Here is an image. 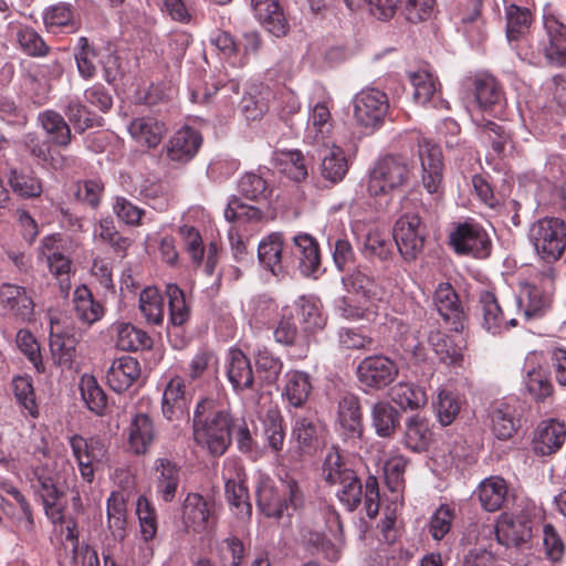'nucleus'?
Returning a JSON list of instances; mask_svg holds the SVG:
<instances>
[{
    "instance_id": "40",
    "label": "nucleus",
    "mask_w": 566,
    "mask_h": 566,
    "mask_svg": "<svg viewBox=\"0 0 566 566\" xmlns=\"http://www.w3.org/2000/svg\"><path fill=\"white\" fill-rule=\"evenodd\" d=\"M40 126L50 137V143L65 148L71 144L72 132L64 117L55 111H44L38 116Z\"/></svg>"
},
{
    "instance_id": "27",
    "label": "nucleus",
    "mask_w": 566,
    "mask_h": 566,
    "mask_svg": "<svg viewBox=\"0 0 566 566\" xmlns=\"http://www.w3.org/2000/svg\"><path fill=\"white\" fill-rule=\"evenodd\" d=\"M6 178L12 192L21 199H35L43 192V181L31 168L9 166Z\"/></svg>"
},
{
    "instance_id": "63",
    "label": "nucleus",
    "mask_w": 566,
    "mask_h": 566,
    "mask_svg": "<svg viewBox=\"0 0 566 566\" xmlns=\"http://www.w3.org/2000/svg\"><path fill=\"white\" fill-rule=\"evenodd\" d=\"M524 386L535 401H545L553 394V385L541 368H532L526 371Z\"/></svg>"
},
{
    "instance_id": "44",
    "label": "nucleus",
    "mask_w": 566,
    "mask_h": 566,
    "mask_svg": "<svg viewBox=\"0 0 566 566\" xmlns=\"http://www.w3.org/2000/svg\"><path fill=\"white\" fill-rule=\"evenodd\" d=\"M300 310V323L303 331L308 334H315L325 328L327 317L323 314L318 300L312 296H301L297 301Z\"/></svg>"
},
{
    "instance_id": "11",
    "label": "nucleus",
    "mask_w": 566,
    "mask_h": 566,
    "mask_svg": "<svg viewBox=\"0 0 566 566\" xmlns=\"http://www.w3.org/2000/svg\"><path fill=\"white\" fill-rule=\"evenodd\" d=\"M337 432L352 447L360 444L364 434L363 413L358 397L345 395L338 402Z\"/></svg>"
},
{
    "instance_id": "55",
    "label": "nucleus",
    "mask_w": 566,
    "mask_h": 566,
    "mask_svg": "<svg viewBox=\"0 0 566 566\" xmlns=\"http://www.w3.org/2000/svg\"><path fill=\"white\" fill-rule=\"evenodd\" d=\"M168 300L169 324L180 327L188 322L190 308L186 302L185 292L175 283H168L165 289Z\"/></svg>"
},
{
    "instance_id": "12",
    "label": "nucleus",
    "mask_w": 566,
    "mask_h": 566,
    "mask_svg": "<svg viewBox=\"0 0 566 566\" xmlns=\"http://www.w3.org/2000/svg\"><path fill=\"white\" fill-rule=\"evenodd\" d=\"M398 371L396 361L384 355L366 357L357 368L359 382L376 390L386 388L391 384L398 376Z\"/></svg>"
},
{
    "instance_id": "42",
    "label": "nucleus",
    "mask_w": 566,
    "mask_h": 566,
    "mask_svg": "<svg viewBox=\"0 0 566 566\" xmlns=\"http://www.w3.org/2000/svg\"><path fill=\"white\" fill-rule=\"evenodd\" d=\"M318 436V420L314 412L295 415L292 429V438L297 442L301 451H310L314 448Z\"/></svg>"
},
{
    "instance_id": "31",
    "label": "nucleus",
    "mask_w": 566,
    "mask_h": 566,
    "mask_svg": "<svg viewBox=\"0 0 566 566\" xmlns=\"http://www.w3.org/2000/svg\"><path fill=\"white\" fill-rule=\"evenodd\" d=\"M140 376L138 360L130 356L114 359L106 373L108 386L116 392L127 390Z\"/></svg>"
},
{
    "instance_id": "35",
    "label": "nucleus",
    "mask_w": 566,
    "mask_h": 566,
    "mask_svg": "<svg viewBox=\"0 0 566 566\" xmlns=\"http://www.w3.org/2000/svg\"><path fill=\"white\" fill-rule=\"evenodd\" d=\"M474 493L485 511L495 512L502 509L506 500L507 485L500 476H489L479 484Z\"/></svg>"
},
{
    "instance_id": "56",
    "label": "nucleus",
    "mask_w": 566,
    "mask_h": 566,
    "mask_svg": "<svg viewBox=\"0 0 566 566\" xmlns=\"http://www.w3.org/2000/svg\"><path fill=\"white\" fill-rule=\"evenodd\" d=\"M479 137L484 144L491 145L496 155L505 151L507 144L511 142V134L504 125L495 122L482 119L476 122Z\"/></svg>"
},
{
    "instance_id": "51",
    "label": "nucleus",
    "mask_w": 566,
    "mask_h": 566,
    "mask_svg": "<svg viewBox=\"0 0 566 566\" xmlns=\"http://www.w3.org/2000/svg\"><path fill=\"white\" fill-rule=\"evenodd\" d=\"M475 101L480 108L489 111L502 99L501 88L492 76H478L471 80Z\"/></svg>"
},
{
    "instance_id": "6",
    "label": "nucleus",
    "mask_w": 566,
    "mask_h": 566,
    "mask_svg": "<svg viewBox=\"0 0 566 566\" xmlns=\"http://www.w3.org/2000/svg\"><path fill=\"white\" fill-rule=\"evenodd\" d=\"M450 244L458 254L475 259H486L492 251L489 233L476 222L459 223L450 233Z\"/></svg>"
},
{
    "instance_id": "38",
    "label": "nucleus",
    "mask_w": 566,
    "mask_h": 566,
    "mask_svg": "<svg viewBox=\"0 0 566 566\" xmlns=\"http://www.w3.org/2000/svg\"><path fill=\"white\" fill-rule=\"evenodd\" d=\"M370 421L380 438H391L400 426V413L387 401H377L370 409Z\"/></svg>"
},
{
    "instance_id": "48",
    "label": "nucleus",
    "mask_w": 566,
    "mask_h": 566,
    "mask_svg": "<svg viewBox=\"0 0 566 566\" xmlns=\"http://www.w3.org/2000/svg\"><path fill=\"white\" fill-rule=\"evenodd\" d=\"M107 523L112 536L123 541L126 536V502L119 492H112L107 499Z\"/></svg>"
},
{
    "instance_id": "46",
    "label": "nucleus",
    "mask_w": 566,
    "mask_h": 566,
    "mask_svg": "<svg viewBox=\"0 0 566 566\" xmlns=\"http://www.w3.org/2000/svg\"><path fill=\"white\" fill-rule=\"evenodd\" d=\"M94 240L109 245L112 251L122 259L126 255V251L132 244L130 239L122 235L116 230L114 221L109 218L102 219L95 227Z\"/></svg>"
},
{
    "instance_id": "25",
    "label": "nucleus",
    "mask_w": 566,
    "mask_h": 566,
    "mask_svg": "<svg viewBox=\"0 0 566 566\" xmlns=\"http://www.w3.org/2000/svg\"><path fill=\"white\" fill-rule=\"evenodd\" d=\"M189 400L186 394L185 379L172 377L165 386L161 399V411L169 421L188 418Z\"/></svg>"
},
{
    "instance_id": "54",
    "label": "nucleus",
    "mask_w": 566,
    "mask_h": 566,
    "mask_svg": "<svg viewBox=\"0 0 566 566\" xmlns=\"http://www.w3.org/2000/svg\"><path fill=\"white\" fill-rule=\"evenodd\" d=\"M116 346L126 352H136L149 348L150 337L142 329L130 323H119L116 325Z\"/></svg>"
},
{
    "instance_id": "47",
    "label": "nucleus",
    "mask_w": 566,
    "mask_h": 566,
    "mask_svg": "<svg viewBox=\"0 0 566 566\" xmlns=\"http://www.w3.org/2000/svg\"><path fill=\"white\" fill-rule=\"evenodd\" d=\"M258 375L269 385L275 384L283 370V361L266 346H259L253 353Z\"/></svg>"
},
{
    "instance_id": "15",
    "label": "nucleus",
    "mask_w": 566,
    "mask_h": 566,
    "mask_svg": "<svg viewBox=\"0 0 566 566\" xmlns=\"http://www.w3.org/2000/svg\"><path fill=\"white\" fill-rule=\"evenodd\" d=\"M258 258L260 264L275 276L284 274L293 263L281 232H272L260 241Z\"/></svg>"
},
{
    "instance_id": "49",
    "label": "nucleus",
    "mask_w": 566,
    "mask_h": 566,
    "mask_svg": "<svg viewBox=\"0 0 566 566\" xmlns=\"http://www.w3.org/2000/svg\"><path fill=\"white\" fill-rule=\"evenodd\" d=\"M139 311L147 324L160 325L165 316L164 297L154 286L145 287L139 294Z\"/></svg>"
},
{
    "instance_id": "24",
    "label": "nucleus",
    "mask_w": 566,
    "mask_h": 566,
    "mask_svg": "<svg viewBox=\"0 0 566 566\" xmlns=\"http://www.w3.org/2000/svg\"><path fill=\"white\" fill-rule=\"evenodd\" d=\"M255 19L276 38L286 35L289 22L280 0H251Z\"/></svg>"
},
{
    "instance_id": "16",
    "label": "nucleus",
    "mask_w": 566,
    "mask_h": 566,
    "mask_svg": "<svg viewBox=\"0 0 566 566\" xmlns=\"http://www.w3.org/2000/svg\"><path fill=\"white\" fill-rule=\"evenodd\" d=\"M291 265H297L305 276L317 277L321 272V252L317 241L307 233H301L293 238L290 247Z\"/></svg>"
},
{
    "instance_id": "34",
    "label": "nucleus",
    "mask_w": 566,
    "mask_h": 566,
    "mask_svg": "<svg viewBox=\"0 0 566 566\" xmlns=\"http://www.w3.org/2000/svg\"><path fill=\"white\" fill-rule=\"evenodd\" d=\"M321 175L332 182H340L348 171V161L344 150L332 140L328 146H321Z\"/></svg>"
},
{
    "instance_id": "7",
    "label": "nucleus",
    "mask_w": 566,
    "mask_h": 566,
    "mask_svg": "<svg viewBox=\"0 0 566 566\" xmlns=\"http://www.w3.org/2000/svg\"><path fill=\"white\" fill-rule=\"evenodd\" d=\"M392 235L401 256L411 261L422 251L426 226L418 213L403 212L395 223Z\"/></svg>"
},
{
    "instance_id": "22",
    "label": "nucleus",
    "mask_w": 566,
    "mask_h": 566,
    "mask_svg": "<svg viewBox=\"0 0 566 566\" xmlns=\"http://www.w3.org/2000/svg\"><path fill=\"white\" fill-rule=\"evenodd\" d=\"M127 449L135 455L146 454L156 439L153 419L147 413H136L125 430Z\"/></svg>"
},
{
    "instance_id": "18",
    "label": "nucleus",
    "mask_w": 566,
    "mask_h": 566,
    "mask_svg": "<svg viewBox=\"0 0 566 566\" xmlns=\"http://www.w3.org/2000/svg\"><path fill=\"white\" fill-rule=\"evenodd\" d=\"M495 536L506 547L520 546L532 536V521L524 514L504 512L496 523Z\"/></svg>"
},
{
    "instance_id": "58",
    "label": "nucleus",
    "mask_w": 566,
    "mask_h": 566,
    "mask_svg": "<svg viewBox=\"0 0 566 566\" xmlns=\"http://www.w3.org/2000/svg\"><path fill=\"white\" fill-rule=\"evenodd\" d=\"M64 113L78 133L99 126V117L92 113L78 98H69Z\"/></svg>"
},
{
    "instance_id": "30",
    "label": "nucleus",
    "mask_w": 566,
    "mask_h": 566,
    "mask_svg": "<svg viewBox=\"0 0 566 566\" xmlns=\"http://www.w3.org/2000/svg\"><path fill=\"white\" fill-rule=\"evenodd\" d=\"M566 440V427L557 420H547L538 424L534 439L533 450L538 455H551L558 451Z\"/></svg>"
},
{
    "instance_id": "23",
    "label": "nucleus",
    "mask_w": 566,
    "mask_h": 566,
    "mask_svg": "<svg viewBox=\"0 0 566 566\" xmlns=\"http://www.w3.org/2000/svg\"><path fill=\"white\" fill-rule=\"evenodd\" d=\"M202 144L201 134L189 126L178 129L166 146L167 157L178 164L189 163Z\"/></svg>"
},
{
    "instance_id": "33",
    "label": "nucleus",
    "mask_w": 566,
    "mask_h": 566,
    "mask_svg": "<svg viewBox=\"0 0 566 566\" xmlns=\"http://www.w3.org/2000/svg\"><path fill=\"white\" fill-rule=\"evenodd\" d=\"M154 470L157 495L167 503L171 502L180 483V467L170 459L158 458L155 460Z\"/></svg>"
},
{
    "instance_id": "9",
    "label": "nucleus",
    "mask_w": 566,
    "mask_h": 566,
    "mask_svg": "<svg viewBox=\"0 0 566 566\" xmlns=\"http://www.w3.org/2000/svg\"><path fill=\"white\" fill-rule=\"evenodd\" d=\"M70 446L82 478L91 483L94 479L95 465L103 463L107 458V444L98 437L85 439L75 434L70 438Z\"/></svg>"
},
{
    "instance_id": "13",
    "label": "nucleus",
    "mask_w": 566,
    "mask_h": 566,
    "mask_svg": "<svg viewBox=\"0 0 566 566\" xmlns=\"http://www.w3.org/2000/svg\"><path fill=\"white\" fill-rule=\"evenodd\" d=\"M418 156L422 168V185L430 193L439 198L443 193V163L441 149L423 139L419 143Z\"/></svg>"
},
{
    "instance_id": "41",
    "label": "nucleus",
    "mask_w": 566,
    "mask_h": 566,
    "mask_svg": "<svg viewBox=\"0 0 566 566\" xmlns=\"http://www.w3.org/2000/svg\"><path fill=\"white\" fill-rule=\"evenodd\" d=\"M506 18V39L510 45L520 41L528 34L533 15L532 12L524 7L511 3L505 7Z\"/></svg>"
},
{
    "instance_id": "39",
    "label": "nucleus",
    "mask_w": 566,
    "mask_h": 566,
    "mask_svg": "<svg viewBox=\"0 0 566 566\" xmlns=\"http://www.w3.org/2000/svg\"><path fill=\"white\" fill-rule=\"evenodd\" d=\"M74 314L78 321L92 325L104 315V306L93 297L91 290L81 285L73 294Z\"/></svg>"
},
{
    "instance_id": "62",
    "label": "nucleus",
    "mask_w": 566,
    "mask_h": 566,
    "mask_svg": "<svg viewBox=\"0 0 566 566\" xmlns=\"http://www.w3.org/2000/svg\"><path fill=\"white\" fill-rule=\"evenodd\" d=\"M11 386L17 402L20 405L22 410L32 418H36L39 409L31 378L17 376L12 379Z\"/></svg>"
},
{
    "instance_id": "50",
    "label": "nucleus",
    "mask_w": 566,
    "mask_h": 566,
    "mask_svg": "<svg viewBox=\"0 0 566 566\" xmlns=\"http://www.w3.org/2000/svg\"><path fill=\"white\" fill-rule=\"evenodd\" d=\"M355 473L337 448H332L326 453L322 467V476L328 484H338Z\"/></svg>"
},
{
    "instance_id": "8",
    "label": "nucleus",
    "mask_w": 566,
    "mask_h": 566,
    "mask_svg": "<svg viewBox=\"0 0 566 566\" xmlns=\"http://www.w3.org/2000/svg\"><path fill=\"white\" fill-rule=\"evenodd\" d=\"M353 106L357 123L375 128L384 122L389 103L385 92L377 88H365L355 95Z\"/></svg>"
},
{
    "instance_id": "5",
    "label": "nucleus",
    "mask_w": 566,
    "mask_h": 566,
    "mask_svg": "<svg viewBox=\"0 0 566 566\" xmlns=\"http://www.w3.org/2000/svg\"><path fill=\"white\" fill-rule=\"evenodd\" d=\"M57 463L38 465L32 471L31 486L41 497L46 514L61 513L60 500L66 493L65 476L56 469Z\"/></svg>"
},
{
    "instance_id": "37",
    "label": "nucleus",
    "mask_w": 566,
    "mask_h": 566,
    "mask_svg": "<svg viewBox=\"0 0 566 566\" xmlns=\"http://www.w3.org/2000/svg\"><path fill=\"white\" fill-rule=\"evenodd\" d=\"M413 87V99L420 105L433 103L440 97V84L437 76L428 69H419L409 73Z\"/></svg>"
},
{
    "instance_id": "2",
    "label": "nucleus",
    "mask_w": 566,
    "mask_h": 566,
    "mask_svg": "<svg viewBox=\"0 0 566 566\" xmlns=\"http://www.w3.org/2000/svg\"><path fill=\"white\" fill-rule=\"evenodd\" d=\"M255 493L259 510L266 517L275 520L284 514L290 516L304 504V493L298 482L287 474L277 483L269 475L261 474Z\"/></svg>"
},
{
    "instance_id": "43",
    "label": "nucleus",
    "mask_w": 566,
    "mask_h": 566,
    "mask_svg": "<svg viewBox=\"0 0 566 566\" xmlns=\"http://www.w3.org/2000/svg\"><path fill=\"white\" fill-rule=\"evenodd\" d=\"M43 21L51 33L75 32L78 28L71 6L65 3L48 8L43 14Z\"/></svg>"
},
{
    "instance_id": "59",
    "label": "nucleus",
    "mask_w": 566,
    "mask_h": 566,
    "mask_svg": "<svg viewBox=\"0 0 566 566\" xmlns=\"http://www.w3.org/2000/svg\"><path fill=\"white\" fill-rule=\"evenodd\" d=\"M80 391L86 407L96 415H102L106 408L107 398L97 380L90 375H83L80 380Z\"/></svg>"
},
{
    "instance_id": "3",
    "label": "nucleus",
    "mask_w": 566,
    "mask_h": 566,
    "mask_svg": "<svg viewBox=\"0 0 566 566\" xmlns=\"http://www.w3.org/2000/svg\"><path fill=\"white\" fill-rule=\"evenodd\" d=\"M528 240L535 254L544 268L541 272L544 280L553 282L556 277L555 263L566 250V223L555 217L542 218L530 227Z\"/></svg>"
},
{
    "instance_id": "64",
    "label": "nucleus",
    "mask_w": 566,
    "mask_h": 566,
    "mask_svg": "<svg viewBox=\"0 0 566 566\" xmlns=\"http://www.w3.org/2000/svg\"><path fill=\"white\" fill-rule=\"evenodd\" d=\"M338 486L336 496L339 502L349 511L353 512L360 504L363 499V484L357 476L353 474L348 479L343 480L336 484Z\"/></svg>"
},
{
    "instance_id": "32",
    "label": "nucleus",
    "mask_w": 566,
    "mask_h": 566,
    "mask_svg": "<svg viewBox=\"0 0 566 566\" xmlns=\"http://www.w3.org/2000/svg\"><path fill=\"white\" fill-rule=\"evenodd\" d=\"M343 283L349 293L359 296L365 303L381 302L387 295L385 287L379 282L360 270H355L348 276L343 277Z\"/></svg>"
},
{
    "instance_id": "29",
    "label": "nucleus",
    "mask_w": 566,
    "mask_h": 566,
    "mask_svg": "<svg viewBox=\"0 0 566 566\" xmlns=\"http://www.w3.org/2000/svg\"><path fill=\"white\" fill-rule=\"evenodd\" d=\"M128 133L137 145L151 149L161 143L167 127L154 116H142L129 123Z\"/></svg>"
},
{
    "instance_id": "20",
    "label": "nucleus",
    "mask_w": 566,
    "mask_h": 566,
    "mask_svg": "<svg viewBox=\"0 0 566 566\" xmlns=\"http://www.w3.org/2000/svg\"><path fill=\"white\" fill-rule=\"evenodd\" d=\"M313 391L312 377L303 370H289L283 377L281 398L286 408L300 409L308 401Z\"/></svg>"
},
{
    "instance_id": "45",
    "label": "nucleus",
    "mask_w": 566,
    "mask_h": 566,
    "mask_svg": "<svg viewBox=\"0 0 566 566\" xmlns=\"http://www.w3.org/2000/svg\"><path fill=\"white\" fill-rule=\"evenodd\" d=\"M263 438L270 451L279 457L283 450L285 429L283 426V417L276 409H270L262 419Z\"/></svg>"
},
{
    "instance_id": "28",
    "label": "nucleus",
    "mask_w": 566,
    "mask_h": 566,
    "mask_svg": "<svg viewBox=\"0 0 566 566\" xmlns=\"http://www.w3.org/2000/svg\"><path fill=\"white\" fill-rule=\"evenodd\" d=\"M331 132V111L326 103L318 102L310 109L304 140L316 146H328Z\"/></svg>"
},
{
    "instance_id": "53",
    "label": "nucleus",
    "mask_w": 566,
    "mask_h": 566,
    "mask_svg": "<svg viewBox=\"0 0 566 566\" xmlns=\"http://www.w3.org/2000/svg\"><path fill=\"white\" fill-rule=\"evenodd\" d=\"M274 340L285 347H297V358H305L308 353V342H302L298 329L292 317H282L273 331Z\"/></svg>"
},
{
    "instance_id": "36",
    "label": "nucleus",
    "mask_w": 566,
    "mask_h": 566,
    "mask_svg": "<svg viewBox=\"0 0 566 566\" xmlns=\"http://www.w3.org/2000/svg\"><path fill=\"white\" fill-rule=\"evenodd\" d=\"M214 503L198 493L187 495L184 503V520L193 530H205L212 515Z\"/></svg>"
},
{
    "instance_id": "52",
    "label": "nucleus",
    "mask_w": 566,
    "mask_h": 566,
    "mask_svg": "<svg viewBox=\"0 0 566 566\" xmlns=\"http://www.w3.org/2000/svg\"><path fill=\"white\" fill-rule=\"evenodd\" d=\"M391 400L402 409L415 410L427 402V396L422 388L407 381H400L389 391Z\"/></svg>"
},
{
    "instance_id": "60",
    "label": "nucleus",
    "mask_w": 566,
    "mask_h": 566,
    "mask_svg": "<svg viewBox=\"0 0 566 566\" xmlns=\"http://www.w3.org/2000/svg\"><path fill=\"white\" fill-rule=\"evenodd\" d=\"M361 253L370 261L387 262L394 254V244L377 231L369 232L363 243Z\"/></svg>"
},
{
    "instance_id": "17",
    "label": "nucleus",
    "mask_w": 566,
    "mask_h": 566,
    "mask_svg": "<svg viewBox=\"0 0 566 566\" xmlns=\"http://www.w3.org/2000/svg\"><path fill=\"white\" fill-rule=\"evenodd\" d=\"M546 40H542L544 59L549 64L566 65V24L552 13L543 17Z\"/></svg>"
},
{
    "instance_id": "4",
    "label": "nucleus",
    "mask_w": 566,
    "mask_h": 566,
    "mask_svg": "<svg viewBox=\"0 0 566 566\" xmlns=\"http://www.w3.org/2000/svg\"><path fill=\"white\" fill-rule=\"evenodd\" d=\"M412 161L405 155L379 158L369 170L367 192L370 197H387L406 187L412 176Z\"/></svg>"
},
{
    "instance_id": "21",
    "label": "nucleus",
    "mask_w": 566,
    "mask_h": 566,
    "mask_svg": "<svg viewBox=\"0 0 566 566\" xmlns=\"http://www.w3.org/2000/svg\"><path fill=\"white\" fill-rule=\"evenodd\" d=\"M226 375L232 388L237 392L252 389L254 373L250 358L240 349L232 347L224 358Z\"/></svg>"
},
{
    "instance_id": "1",
    "label": "nucleus",
    "mask_w": 566,
    "mask_h": 566,
    "mask_svg": "<svg viewBox=\"0 0 566 566\" xmlns=\"http://www.w3.org/2000/svg\"><path fill=\"white\" fill-rule=\"evenodd\" d=\"M235 421L227 407L211 398L196 405L192 419L193 438L210 454L220 457L231 444V430Z\"/></svg>"
},
{
    "instance_id": "61",
    "label": "nucleus",
    "mask_w": 566,
    "mask_h": 566,
    "mask_svg": "<svg viewBox=\"0 0 566 566\" xmlns=\"http://www.w3.org/2000/svg\"><path fill=\"white\" fill-rule=\"evenodd\" d=\"M493 433L500 440L510 439L517 428L514 410L506 403L496 407L491 416Z\"/></svg>"
},
{
    "instance_id": "10",
    "label": "nucleus",
    "mask_w": 566,
    "mask_h": 566,
    "mask_svg": "<svg viewBox=\"0 0 566 566\" xmlns=\"http://www.w3.org/2000/svg\"><path fill=\"white\" fill-rule=\"evenodd\" d=\"M479 316L481 327L490 335L496 336L517 325V319L509 310H504L495 294L483 290L479 295Z\"/></svg>"
},
{
    "instance_id": "26",
    "label": "nucleus",
    "mask_w": 566,
    "mask_h": 566,
    "mask_svg": "<svg viewBox=\"0 0 566 566\" xmlns=\"http://www.w3.org/2000/svg\"><path fill=\"white\" fill-rule=\"evenodd\" d=\"M0 305L21 322H30L34 316V302L23 286L2 284L0 286Z\"/></svg>"
},
{
    "instance_id": "57",
    "label": "nucleus",
    "mask_w": 566,
    "mask_h": 566,
    "mask_svg": "<svg viewBox=\"0 0 566 566\" xmlns=\"http://www.w3.org/2000/svg\"><path fill=\"white\" fill-rule=\"evenodd\" d=\"M10 30L15 32V38L24 53L31 56H44L49 52V46L39 33L32 28L15 23H10Z\"/></svg>"
},
{
    "instance_id": "19",
    "label": "nucleus",
    "mask_w": 566,
    "mask_h": 566,
    "mask_svg": "<svg viewBox=\"0 0 566 566\" xmlns=\"http://www.w3.org/2000/svg\"><path fill=\"white\" fill-rule=\"evenodd\" d=\"M434 306L446 324L454 332L464 326L465 314L459 296L450 283H439L433 295Z\"/></svg>"
},
{
    "instance_id": "14",
    "label": "nucleus",
    "mask_w": 566,
    "mask_h": 566,
    "mask_svg": "<svg viewBox=\"0 0 566 566\" xmlns=\"http://www.w3.org/2000/svg\"><path fill=\"white\" fill-rule=\"evenodd\" d=\"M75 336L62 317L50 315V349L54 364L70 369L76 356Z\"/></svg>"
}]
</instances>
